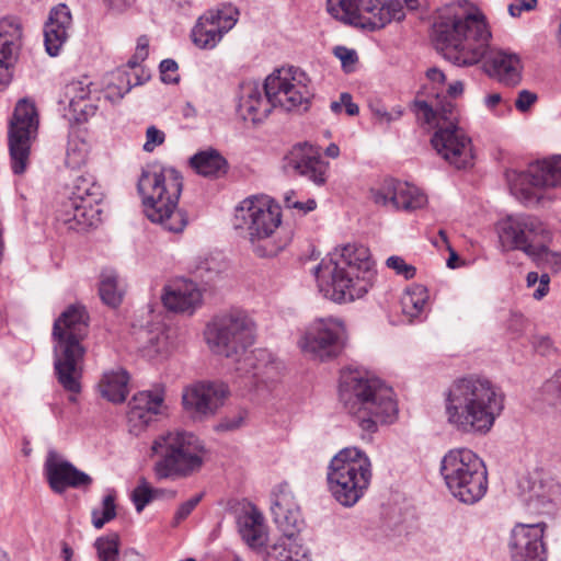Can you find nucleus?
Here are the masks:
<instances>
[{
  "instance_id": "f257e3e1",
  "label": "nucleus",
  "mask_w": 561,
  "mask_h": 561,
  "mask_svg": "<svg viewBox=\"0 0 561 561\" xmlns=\"http://www.w3.org/2000/svg\"><path fill=\"white\" fill-rule=\"evenodd\" d=\"M505 394L490 379L470 375L456 379L445 398L447 422L457 432L486 435L504 410Z\"/></svg>"
},
{
  "instance_id": "f03ea898",
  "label": "nucleus",
  "mask_w": 561,
  "mask_h": 561,
  "mask_svg": "<svg viewBox=\"0 0 561 561\" xmlns=\"http://www.w3.org/2000/svg\"><path fill=\"white\" fill-rule=\"evenodd\" d=\"M319 290L339 304L364 297L376 280L369 249L350 243L330 253L313 268Z\"/></svg>"
},
{
  "instance_id": "7ed1b4c3",
  "label": "nucleus",
  "mask_w": 561,
  "mask_h": 561,
  "mask_svg": "<svg viewBox=\"0 0 561 561\" xmlns=\"http://www.w3.org/2000/svg\"><path fill=\"white\" fill-rule=\"evenodd\" d=\"M309 83L310 79L299 68L276 69L265 79L263 88L255 83L242 85L238 112L244 121L254 124L264 121L276 106L288 112H306L313 96Z\"/></svg>"
},
{
  "instance_id": "20e7f679",
  "label": "nucleus",
  "mask_w": 561,
  "mask_h": 561,
  "mask_svg": "<svg viewBox=\"0 0 561 561\" xmlns=\"http://www.w3.org/2000/svg\"><path fill=\"white\" fill-rule=\"evenodd\" d=\"M340 399L364 432H377L379 424L392 423L398 414L392 388L360 371L342 374Z\"/></svg>"
},
{
  "instance_id": "39448f33",
  "label": "nucleus",
  "mask_w": 561,
  "mask_h": 561,
  "mask_svg": "<svg viewBox=\"0 0 561 561\" xmlns=\"http://www.w3.org/2000/svg\"><path fill=\"white\" fill-rule=\"evenodd\" d=\"M89 316L81 305L69 306L54 322V371L59 385L70 392L69 400L76 402L81 391L82 363L85 347L82 341L88 335Z\"/></svg>"
},
{
  "instance_id": "423d86ee",
  "label": "nucleus",
  "mask_w": 561,
  "mask_h": 561,
  "mask_svg": "<svg viewBox=\"0 0 561 561\" xmlns=\"http://www.w3.org/2000/svg\"><path fill=\"white\" fill-rule=\"evenodd\" d=\"M183 178L173 168L158 164L142 169L137 190L142 198L147 218L171 232H182L187 225L186 214L178 209Z\"/></svg>"
},
{
  "instance_id": "0eeeda50",
  "label": "nucleus",
  "mask_w": 561,
  "mask_h": 561,
  "mask_svg": "<svg viewBox=\"0 0 561 561\" xmlns=\"http://www.w3.org/2000/svg\"><path fill=\"white\" fill-rule=\"evenodd\" d=\"M433 38L444 57L458 66H471L485 55L491 32L482 13L440 18L433 25Z\"/></svg>"
},
{
  "instance_id": "6e6552de",
  "label": "nucleus",
  "mask_w": 561,
  "mask_h": 561,
  "mask_svg": "<svg viewBox=\"0 0 561 561\" xmlns=\"http://www.w3.org/2000/svg\"><path fill=\"white\" fill-rule=\"evenodd\" d=\"M280 224V207L263 197L244 199L236 209L233 221L234 228L244 233L261 257L276 255L285 247V242L275 238Z\"/></svg>"
},
{
  "instance_id": "1a4fd4ad",
  "label": "nucleus",
  "mask_w": 561,
  "mask_h": 561,
  "mask_svg": "<svg viewBox=\"0 0 561 561\" xmlns=\"http://www.w3.org/2000/svg\"><path fill=\"white\" fill-rule=\"evenodd\" d=\"M439 472L450 494L463 504L478 503L488 491L485 465L468 448L449 450L440 460Z\"/></svg>"
},
{
  "instance_id": "9d476101",
  "label": "nucleus",
  "mask_w": 561,
  "mask_h": 561,
  "mask_svg": "<svg viewBox=\"0 0 561 561\" xmlns=\"http://www.w3.org/2000/svg\"><path fill=\"white\" fill-rule=\"evenodd\" d=\"M373 478L369 457L357 447H345L330 461L327 480L332 496L343 506H354Z\"/></svg>"
},
{
  "instance_id": "9b49d317",
  "label": "nucleus",
  "mask_w": 561,
  "mask_h": 561,
  "mask_svg": "<svg viewBox=\"0 0 561 561\" xmlns=\"http://www.w3.org/2000/svg\"><path fill=\"white\" fill-rule=\"evenodd\" d=\"M256 325L243 310L232 309L211 318L204 331L210 352L236 365L254 344Z\"/></svg>"
},
{
  "instance_id": "f8f14e48",
  "label": "nucleus",
  "mask_w": 561,
  "mask_h": 561,
  "mask_svg": "<svg viewBox=\"0 0 561 561\" xmlns=\"http://www.w3.org/2000/svg\"><path fill=\"white\" fill-rule=\"evenodd\" d=\"M419 8V0H328L327 9L335 20L366 31L383 28L402 21L407 12Z\"/></svg>"
},
{
  "instance_id": "ddd939ff",
  "label": "nucleus",
  "mask_w": 561,
  "mask_h": 561,
  "mask_svg": "<svg viewBox=\"0 0 561 561\" xmlns=\"http://www.w3.org/2000/svg\"><path fill=\"white\" fill-rule=\"evenodd\" d=\"M151 449L158 457L153 466L158 480L188 477L203 465V445L192 433L162 434L154 439Z\"/></svg>"
},
{
  "instance_id": "4468645a",
  "label": "nucleus",
  "mask_w": 561,
  "mask_h": 561,
  "mask_svg": "<svg viewBox=\"0 0 561 561\" xmlns=\"http://www.w3.org/2000/svg\"><path fill=\"white\" fill-rule=\"evenodd\" d=\"M103 198L101 185L93 175L77 176L67 201L57 210V220L69 230L81 231L93 225L94 217L100 213L95 208Z\"/></svg>"
},
{
  "instance_id": "2eb2a0df",
  "label": "nucleus",
  "mask_w": 561,
  "mask_h": 561,
  "mask_svg": "<svg viewBox=\"0 0 561 561\" xmlns=\"http://www.w3.org/2000/svg\"><path fill=\"white\" fill-rule=\"evenodd\" d=\"M37 128L38 115L34 103L25 99L20 100L15 105L8 131L11 168L14 174L25 172Z\"/></svg>"
},
{
  "instance_id": "dca6fc26",
  "label": "nucleus",
  "mask_w": 561,
  "mask_h": 561,
  "mask_svg": "<svg viewBox=\"0 0 561 561\" xmlns=\"http://www.w3.org/2000/svg\"><path fill=\"white\" fill-rule=\"evenodd\" d=\"M499 237L503 248L519 250L529 255L540 249L543 242H551L552 232L539 218L520 214L501 221Z\"/></svg>"
},
{
  "instance_id": "f3484780",
  "label": "nucleus",
  "mask_w": 561,
  "mask_h": 561,
  "mask_svg": "<svg viewBox=\"0 0 561 561\" xmlns=\"http://www.w3.org/2000/svg\"><path fill=\"white\" fill-rule=\"evenodd\" d=\"M239 15V9L230 2L206 10L196 20L191 31L193 44L201 49H214L234 27Z\"/></svg>"
},
{
  "instance_id": "a211bd4d",
  "label": "nucleus",
  "mask_w": 561,
  "mask_h": 561,
  "mask_svg": "<svg viewBox=\"0 0 561 561\" xmlns=\"http://www.w3.org/2000/svg\"><path fill=\"white\" fill-rule=\"evenodd\" d=\"M506 179L514 195L529 201L536 187H561V157L531 163L524 172L508 171Z\"/></svg>"
},
{
  "instance_id": "6ab92c4d",
  "label": "nucleus",
  "mask_w": 561,
  "mask_h": 561,
  "mask_svg": "<svg viewBox=\"0 0 561 561\" xmlns=\"http://www.w3.org/2000/svg\"><path fill=\"white\" fill-rule=\"evenodd\" d=\"M431 144L437 154L455 169L473 165L471 138L453 119L437 126Z\"/></svg>"
},
{
  "instance_id": "aec40b11",
  "label": "nucleus",
  "mask_w": 561,
  "mask_h": 561,
  "mask_svg": "<svg viewBox=\"0 0 561 561\" xmlns=\"http://www.w3.org/2000/svg\"><path fill=\"white\" fill-rule=\"evenodd\" d=\"M343 323L333 318L319 319L299 342L302 352L321 360L336 357L342 350Z\"/></svg>"
},
{
  "instance_id": "412c9836",
  "label": "nucleus",
  "mask_w": 561,
  "mask_h": 561,
  "mask_svg": "<svg viewBox=\"0 0 561 561\" xmlns=\"http://www.w3.org/2000/svg\"><path fill=\"white\" fill-rule=\"evenodd\" d=\"M224 382L198 381L184 388L182 403L194 420H205L216 414L228 396Z\"/></svg>"
},
{
  "instance_id": "4be33fe9",
  "label": "nucleus",
  "mask_w": 561,
  "mask_h": 561,
  "mask_svg": "<svg viewBox=\"0 0 561 561\" xmlns=\"http://www.w3.org/2000/svg\"><path fill=\"white\" fill-rule=\"evenodd\" d=\"M520 496L527 510L535 514H550L553 512L561 488L542 471H533L518 482Z\"/></svg>"
},
{
  "instance_id": "5701e85b",
  "label": "nucleus",
  "mask_w": 561,
  "mask_h": 561,
  "mask_svg": "<svg viewBox=\"0 0 561 561\" xmlns=\"http://www.w3.org/2000/svg\"><path fill=\"white\" fill-rule=\"evenodd\" d=\"M370 195L375 204L393 210L412 211L427 203L426 195L419 187L394 179H386L370 190Z\"/></svg>"
},
{
  "instance_id": "b1692460",
  "label": "nucleus",
  "mask_w": 561,
  "mask_h": 561,
  "mask_svg": "<svg viewBox=\"0 0 561 561\" xmlns=\"http://www.w3.org/2000/svg\"><path fill=\"white\" fill-rule=\"evenodd\" d=\"M44 474L49 488L56 494H62L67 489L87 491L93 482V479L88 473L79 470L56 450L47 453Z\"/></svg>"
},
{
  "instance_id": "393cba45",
  "label": "nucleus",
  "mask_w": 561,
  "mask_h": 561,
  "mask_svg": "<svg viewBox=\"0 0 561 561\" xmlns=\"http://www.w3.org/2000/svg\"><path fill=\"white\" fill-rule=\"evenodd\" d=\"M546 524H517L511 531L508 549L513 561H547L543 542Z\"/></svg>"
},
{
  "instance_id": "a878e982",
  "label": "nucleus",
  "mask_w": 561,
  "mask_h": 561,
  "mask_svg": "<svg viewBox=\"0 0 561 561\" xmlns=\"http://www.w3.org/2000/svg\"><path fill=\"white\" fill-rule=\"evenodd\" d=\"M284 168L307 178L317 185L328 180L329 163L324 161L317 147L305 142L293 147L284 159Z\"/></svg>"
},
{
  "instance_id": "bb28decb",
  "label": "nucleus",
  "mask_w": 561,
  "mask_h": 561,
  "mask_svg": "<svg viewBox=\"0 0 561 561\" xmlns=\"http://www.w3.org/2000/svg\"><path fill=\"white\" fill-rule=\"evenodd\" d=\"M241 377L253 378L256 382L268 385L278 380L283 374V363L266 348H256L247 352L234 365Z\"/></svg>"
},
{
  "instance_id": "cd10ccee",
  "label": "nucleus",
  "mask_w": 561,
  "mask_h": 561,
  "mask_svg": "<svg viewBox=\"0 0 561 561\" xmlns=\"http://www.w3.org/2000/svg\"><path fill=\"white\" fill-rule=\"evenodd\" d=\"M22 24L14 16L0 20V89H4L12 79L14 66L22 45Z\"/></svg>"
},
{
  "instance_id": "c85d7f7f",
  "label": "nucleus",
  "mask_w": 561,
  "mask_h": 561,
  "mask_svg": "<svg viewBox=\"0 0 561 561\" xmlns=\"http://www.w3.org/2000/svg\"><path fill=\"white\" fill-rule=\"evenodd\" d=\"M164 392L162 388L136 393L129 402L127 421L129 432L139 435L153 420L162 413Z\"/></svg>"
},
{
  "instance_id": "c756f323",
  "label": "nucleus",
  "mask_w": 561,
  "mask_h": 561,
  "mask_svg": "<svg viewBox=\"0 0 561 561\" xmlns=\"http://www.w3.org/2000/svg\"><path fill=\"white\" fill-rule=\"evenodd\" d=\"M72 25L70 9L60 3L54 7L44 25V45L46 53L56 57L69 37V30Z\"/></svg>"
},
{
  "instance_id": "7c9ffc66",
  "label": "nucleus",
  "mask_w": 561,
  "mask_h": 561,
  "mask_svg": "<svg viewBox=\"0 0 561 561\" xmlns=\"http://www.w3.org/2000/svg\"><path fill=\"white\" fill-rule=\"evenodd\" d=\"M162 301L171 311L193 313L202 304V293L194 282L179 278L164 287Z\"/></svg>"
},
{
  "instance_id": "2f4dec72",
  "label": "nucleus",
  "mask_w": 561,
  "mask_h": 561,
  "mask_svg": "<svg viewBox=\"0 0 561 561\" xmlns=\"http://www.w3.org/2000/svg\"><path fill=\"white\" fill-rule=\"evenodd\" d=\"M271 511L274 522L284 536L289 540H295L302 527V519L290 493L283 490L275 493Z\"/></svg>"
},
{
  "instance_id": "473e14b6",
  "label": "nucleus",
  "mask_w": 561,
  "mask_h": 561,
  "mask_svg": "<svg viewBox=\"0 0 561 561\" xmlns=\"http://www.w3.org/2000/svg\"><path fill=\"white\" fill-rule=\"evenodd\" d=\"M486 72L501 83L514 87L522 81V61L517 54L499 50L484 64Z\"/></svg>"
},
{
  "instance_id": "72a5a7b5",
  "label": "nucleus",
  "mask_w": 561,
  "mask_h": 561,
  "mask_svg": "<svg viewBox=\"0 0 561 561\" xmlns=\"http://www.w3.org/2000/svg\"><path fill=\"white\" fill-rule=\"evenodd\" d=\"M237 524L241 538L250 548L256 549L265 545L266 526L263 515L256 508L240 514Z\"/></svg>"
},
{
  "instance_id": "f704fd0d",
  "label": "nucleus",
  "mask_w": 561,
  "mask_h": 561,
  "mask_svg": "<svg viewBox=\"0 0 561 561\" xmlns=\"http://www.w3.org/2000/svg\"><path fill=\"white\" fill-rule=\"evenodd\" d=\"M190 165L195 172L205 178H218L228 171V162L215 148H207L190 158Z\"/></svg>"
},
{
  "instance_id": "c9c22d12",
  "label": "nucleus",
  "mask_w": 561,
  "mask_h": 561,
  "mask_svg": "<svg viewBox=\"0 0 561 561\" xmlns=\"http://www.w3.org/2000/svg\"><path fill=\"white\" fill-rule=\"evenodd\" d=\"M128 382L129 375L124 368L106 371L99 383L100 392L106 400L122 403L129 393Z\"/></svg>"
},
{
  "instance_id": "e433bc0d",
  "label": "nucleus",
  "mask_w": 561,
  "mask_h": 561,
  "mask_svg": "<svg viewBox=\"0 0 561 561\" xmlns=\"http://www.w3.org/2000/svg\"><path fill=\"white\" fill-rule=\"evenodd\" d=\"M99 293L104 304L117 307L125 295V283L115 271L105 270L101 274Z\"/></svg>"
},
{
  "instance_id": "4c0bfd02",
  "label": "nucleus",
  "mask_w": 561,
  "mask_h": 561,
  "mask_svg": "<svg viewBox=\"0 0 561 561\" xmlns=\"http://www.w3.org/2000/svg\"><path fill=\"white\" fill-rule=\"evenodd\" d=\"M136 81L131 82L130 73L124 69H118L113 73L114 81L110 82L105 89V98L111 102L119 101L127 94L134 85H139L149 79V75L142 72L141 76L135 73Z\"/></svg>"
},
{
  "instance_id": "58836bf2",
  "label": "nucleus",
  "mask_w": 561,
  "mask_h": 561,
  "mask_svg": "<svg viewBox=\"0 0 561 561\" xmlns=\"http://www.w3.org/2000/svg\"><path fill=\"white\" fill-rule=\"evenodd\" d=\"M427 299V289L424 286L416 285L408 289L401 298L403 313L416 318L424 310Z\"/></svg>"
},
{
  "instance_id": "ea45409f",
  "label": "nucleus",
  "mask_w": 561,
  "mask_h": 561,
  "mask_svg": "<svg viewBox=\"0 0 561 561\" xmlns=\"http://www.w3.org/2000/svg\"><path fill=\"white\" fill-rule=\"evenodd\" d=\"M550 242H543L540 249H536L528 256L539 266L549 268L553 273L561 270V253L549 250Z\"/></svg>"
},
{
  "instance_id": "a19ab883",
  "label": "nucleus",
  "mask_w": 561,
  "mask_h": 561,
  "mask_svg": "<svg viewBox=\"0 0 561 561\" xmlns=\"http://www.w3.org/2000/svg\"><path fill=\"white\" fill-rule=\"evenodd\" d=\"M100 561H118L119 536L111 533L96 539L94 543Z\"/></svg>"
},
{
  "instance_id": "79ce46f5",
  "label": "nucleus",
  "mask_w": 561,
  "mask_h": 561,
  "mask_svg": "<svg viewBox=\"0 0 561 561\" xmlns=\"http://www.w3.org/2000/svg\"><path fill=\"white\" fill-rule=\"evenodd\" d=\"M88 157V145L79 138H71L67 145L65 162L70 169L83 165Z\"/></svg>"
},
{
  "instance_id": "37998d69",
  "label": "nucleus",
  "mask_w": 561,
  "mask_h": 561,
  "mask_svg": "<svg viewBox=\"0 0 561 561\" xmlns=\"http://www.w3.org/2000/svg\"><path fill=\"white\" fill-rule=\"evenodd\" d=\"M92 524L96 529L102 528L106 523L116 517L115 493L108 492L102 501V511H92Z\"/></svg>"
},
{
  "instance_id": "c03bdc74",
  "label": "nucleus",
  "mask_w": 561,
  "mask_h": 561,
  "mask_svg": "<svg viewBox=\"0 0 561 561\" xmlns=\"http://www.w3.org/2000/svg\"><path fill=\"white\" fill-rule=\"evenodd\" d=\"M91 82L87 79L69 82L65 88V98L68 100L69 107L77 106L79 103L89 99Z\"/></svg>"
},
{
  "instance_id": "a18cd8bd",
  "label": "nucleus",
  "mask_w": 561,
  "mask_h": 561,
  "mask_svg": "<svg viewBox=\"0 0 561 561\" xmlns=\"http://www.w3.org/2000/svg\"><path fill=\"white\" fill-rule=\"evenodd\" d=\"M153 488L150 486L145 478H140L138 485L131 493V501L138 513L142 512L144 508L153 501L152 497Z\"/></svg>"
},
{
  "instance_id": "49530a36",
  "label": "nucleus",
  "mask_w": 561,
  "mask_h": 561,
  "mask_svg": "<svg viewBox=\"0 0 561 561\" xmlns=\"http://www.w3.org/2000/svg\"><path fill=\"white\" fill-rule=\"evenodd\" d=\"M334 55L341 60L342 68L346 73L355 70V65L358 60L357 54L354 49L345 46H336L334 48Z\"/></svg>"
},
{
  "instance_id": "de8ad7c7",
  "label": "nucleus",
  "mask_w": 561,
  "mask_h": 561,
  "mask_svg": "<svg viewBox=\"0 0 561 561\" xmlns=\"http://www.w3.org/2000/svg\"><path fill=\"white\" fill-rule=\"evenodd\" d=\"M386 265L394 270L398 275H402L405 279L413 278L416 273V268L413 265L407 264L401 256L392 255L388 257Z\"/></svg>"
},
{
  "instance_id": "09e8293b",
  "label": "nucleus",
  "mask_w": 561,
  "mask_h": 561,
  "mask_svg": "<svg viewBox=\"0 0 561 561\" xmlns=\"http://www.w3.org/2000/svg\"><path fill=\"white\" fill-rule=\"evenodd\" d=\"M165 140V135L162 130L151 125L146 130V142L144 144V151L152 152L156 147L162 145Z\"/></svg>"
},
{
  "instance_id": "8fccbe9b",
  "label": "nucleus",
  "mask_w": 561,
  "mask_h": 561,
  "mask_svg": "<svg viewBox=\"0 0 561 561\" xmlns=\"http://www.w3.org/2000/svg\"><path fill=\"white\" fill-rule=\"evenodd\" d=\"M161 80L165 83H178L179 76L176 75L178 64L173 59H164L160 62Z\"/></svg>"
},
{
  "instance_id": "3c124183",
  "label": "nucleus",
  "mask_w": 561,
  "mask_h": 561,
  "mask_svg": "<svg viewBox=\"0 0 561 561\" xmlns=\"http://www.w3.org/2000/svg\"><path fill=\"white\" fill-rule=\"evenodd\" d=\"M414 110L417 115H422L423 119L427 124H433L438 114L437 110H434L433 105H431L425 100L416 99L413 103Z\"/></svg>"
},
{
  "instance_id": "603ef678",
  "label": "nucleus",
  "mask_w": 561,
  "mask_h": 561,
  "mask_svg": "<svg viewBox=\"0 0 561 561\" xmlns=\"http://www.w3.org/2000/svg\"><path fill=\"white\" fill-rule=\"evenodd\" d=\"M528 320L520 313H511L507 321V330L515 337L522 336L527 328Z\"/></svg>"
},
{
  "instance_id": "864d4df0",
  "label": "nucleus",
  "mask_w": 561,
  "mask_h": 561,
  "mask_svg": "<svg viewBox=\"0 0 561 561\" xmlns=\"http://www.w3.org/2000/svg\"><path fill=\"white\" fill-rule=\"evenodd\" d=\"M69 111L72 113L73 118L77 122H83L94 115L96 106L87 99L85 102L79 103L77 106L69 107Z\"/></svg>"
},
{
  "instance_id": "5fc2aeb1",
  "label": "nucleus",
  "mask_w": 561,
  "mask_h": 561,
  "mask_svg": "<svg viewBox=\"0 0 561 561\" xmlns=\"http://www.w3.org/2000/svg\"><path fill=\"white\" fill-rule=\"evenodd\" d=\"M203 497V494H197L194 497L190 499L188 501L182 503L174 515V522L175 525L181 523L183 519H185L192 511L197 506V504L201 502Z\"/></svg>"
},
{
  "instance_id": "6e6d98bb",
  "label": "nucleus",
  "mask_w": 561,
  "mask_h": 561,
  "mask_svg": "<svg viewBox=\"0 0 561 561\" xmlns=\"http://www.w3.org/2000/svg\"><path fill=\"white\" fill-rule=\"evenodd\" d=\"M243 420H244V417L240 413L236 414L233 416L224 417L222 420H220V422H218L215 425V431L216 432H231V431H236V430L241 427V425L243 423Z\"/></svg>"
},
{
  "instance_id": "4d7b16f0",
  "label": "nucleus",
  "mask_w": 561,
  "mask_h": 561,
  "mask_svg": "<svg viewBox=\"0 0 561 561\" xmlns=\"http://www.w3.org/2000/svg\"><path fill=\"white\" fill-rule=\"evenodd\" d=\"M530 342L535 351L541 355L550 354L553 348V343L549 335H534Z\"/></svg>"
},
{
  "instance_id": "13d9d810",
  "label": "nucleus",
  "mask_w": 561,
  "mask_h": 561,
  "mask_svg": "<svg viewBox=\"0 0 561 561\" xmlns=\"http://www.w3.org/2000/svg\"><path fill=\"white\" fill-rule=\"evenodd\" d=\"M537 101V94L528 90H522L515 101V106L520 112H526Z\"/></svg>"
},
{
  "instance_id": "bf43d9fd",
  "label": "nucleus",
  "mask_w": 561,
  "mask_h": 561,
  "mask_svg": "<svg viewBox=\"0 0 561 561\" xmlns=\"http://www.w3.org/2000/svg\"><path fill=\"white\" fill-rule=\"evenodd\" d=\"M537 5V0H515L508 5V12L512 16L517 18L524 11L534 10Z\"/></svg>"
},
{
  "instance_id": "052dcab7",
  "label": "nucleus",
  "mask_w": 561,
  "mask_h": 561,
  "mask_svg": "<svg viewBox=\"0 0 561 561\" xmlns=\"http://www.w3.org/2000/svg\"><path fill=\"white\" fill-rule=\"evenodd\" d=\"M137 0H103L106 8L116 13H123L131 8Z\"/></svg>"
},
{
  "instance_id": "680f3d73",
  "label": "nucleus",
  "mask_w": 561,
  "mask_h": 561,
  "mask_svg": "<svg viewBox=\"0 0 561 561\" xmlns=\"http://www.w3.org/2000/svg\"><path fill=\"white\" fill-rule=\"evenodd\" d=\"M545 391L557 398H561V368L545 383Z\"/></svg>"
},
{
  "instance_id": "e2e57ef3",
  "label": "nucleus",
  "mask_w": 561,
  "mask_h": 561,
  "mask_svg": "<svg viewBox=\"0 0 561 561\" xmlns=\"http://www.w3.org/2000/svg\"><path fill=\"white\" fill-rule=\"evenodd\" d=\"M539 286L534 291L533 296L536 300L542 299L549 291L550 276L547 273H543L539 276L538 279Z\"/></svg>"
},
{
  "instance_id": "0e129e2a",
  "label": "nucleus",
  "mask_w": 561,
  "mask_h": 561,
  "mask_svg": "<svg viewBox=\"0 0 561 561\" xmlns=\"http://www.w3.org/2000/svg\"><path fill=\"white\" fill-rule=\"evenodd\" d=\"M149 39L147 36L142 35L137 41V47H136V58L138 59H146L149 54Z\"/></svg>"
},
{
  "instance_id": "69168bd1",
  "label": "nucleus",
  "mask_w": 561,
  "mask_h": 561,
  "mask_svg": "<svg viewBox=\"0 0 561 561\" xmlns=\"http://www.w3.org/2000/svg\"><path fill=\"white\" fill-rule=\"evenodd\" d=\"M341 101L343 102L342 106L345 107V111L348 115L353 116L358 114V106L355 103H353L352 95L350 93H342Z\"/></svg>"
},
{
  "instance_id": "338daca9",
  "label": "nucleus",
  "mask_w": 561,
  "mask_h": 561,
  "mask_svg": "<svg viewBox=\"0 0 561 561\" xmlns=\"http://www.w3.org/2000/svg\"><path fill=\"white\" fill-rule=\"evenodd\" d=\"M426 77L432 83L438 84V85H443L446 80L444 72L440 69L435 68V67L430 68L426 71Z\"/></svg>"
},
{
  "instance_id": "774afa93",
  "label": "nucleus",
  "mask_w": 561,
  "mask_h": 561,
  "mask_svg": "<svg viewBox=\"0 0 561 561\" xmlns=\"http://www.w3.org/2000/svg\"><path fill=\"white\" fill-rule=\"evenodd\" d=\"M316 207H317V203L314 199H308L307 202L296 201L295 204H291V208L297 209L302 215H306L309 211L314 210Z\"/></svg>"
}]
</instances>
